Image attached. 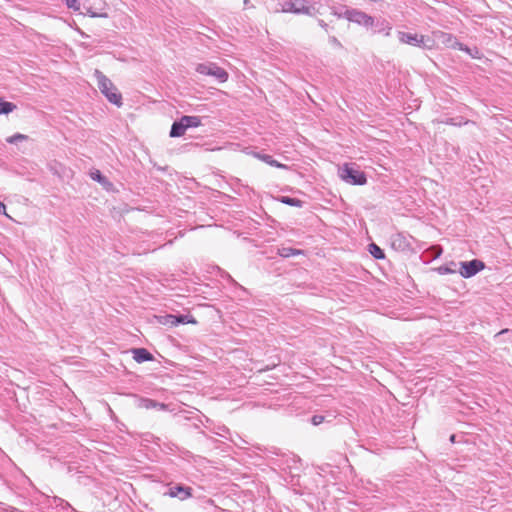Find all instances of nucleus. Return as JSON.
<instances>
[{
  "instance_id": "16",
  "label": "nucleus",
  "mask_w": 512,
  "mask_h": 512,
  "mask_svg": "<svg viewBox=\"0 0 512 512\" xmlns=\"http://www.w3.org/2000/svg\"><path fill=\"white\" fill-rule=\"evenodd\" d=\"M278 200L283 204L293 206V207H302L303 203H304L302 200H300L298 198H292L289 196H281L278 198Z\"/></svg>"
},
{
  "instance_id": "20",
  "label": "nucleus",
  "mask_w": 512,
  "mask_h": 512,
  "mask_svg": "<svg viewBox=\"0 0 512 512\" xmlns=\"http://www.w3.org/2000/svg\"><path fill=\"white\" fill-rule=\"evenodd\" d=\"M369 252L375 259H383L385 257L383 250L375 243L369 245Z\"/></svg>"
},
{
  "instance_id": "8",
  "label": "nucleus",
  "mask_w": 512,
  "mask_h": 512,
  "mask_svg": "<svg viewBox=\"0 0 512 512\" xmlns=\"http://www.w3.org/2000/svg\"><path fill=\"white\" fill-rule=\"evenodd\" d=\"M398 39L403 44H408L415 47L427 48L431 49L432 44L428 43L429 40L426 39L424 35H419L416 33H409L404 31H398L397 33Z\"/></svg>"
},
{
  "instance_id": "9",
  "label": "nucleus",
  "mask_w": 512,
  "mask_h": 512,
  "mask_svg": "<svg viewBox=\"0 0 512 512\" xmlns=\"http://www.w3.org/2000/svg\"><path fill=\"white\" fill-rule=\"evenodd\" d=\"M192 491L193 489L189 486L182 484H169L168 490L164 492V496H169L171 498H177L181 501H184L192 497Z\"/></svg>"
},
{
  "instance_id": "34",
  "label": "nucleus",
  "mask_w": 512,
  "mask_h": 512,
  "mask_svg": "<svg viewBox=\"0 0 512 512\" xmlns=\"http://www.w3.org/2000/svg\"><path fill=\"white\" fill-rule=\"evenodd\" d=\"M454 438H455V435H452L450 440L453 442L454 441Z\"/></svg>"
},
{
  "instance_id": "4",
  "label": "nucleus",
  "mask_w": 512,
  "mask_h": 512,
  "mask_svg": "<svg viewBox=\"0 0 512 512\" xmlns=\"http://www.w3.org/2000/svg\"><path fill=\"white\" fill-rule=\"evenodd\" d=\"M81 5V14L100 18L108 17L106 4L103 0H82Z\"/></svg>"
},
{
  "instance_id": "31",
  "label": "nucleus",
  "mask_w": 512,
  "mask_h": 512,
  "mask_svg": "<svg viewBox=\"0 0 512 512\" xmlns=\"http://www.w3.org/2000/svg\"><path fill=\"white\" fill-rule=\"evenodd\" d=\"M446 124H450V125H458V123H456L454 121L453 118H448L446 121H445Z\"/></svg>"
},
{
  "instance_id": "26",
  "label": "nucleus",
  "mask_w": 512,
  "mask_h": 512,
  "mask_svg": "<svg viewBox=\"0 0 512 512\" xmlns=\"http://www.w3.org/2000/svg\"><path fill=\"white\" fill-rule=\"evenodd\" d=\"M223 277H226L232 284H234L236 287H238L239 289H241L244 293H248L247 290L242 287L241 285H239L232 277L231 275H229L228 273H224L223 274Z\"/></svg>"
},
{
  "instance_id": "17",
  "label": "nucleus",
  "mask_w": 512,
  "mask_h": 512,
  "mask_svg": "<svg viewBox=\"0 0 512 512\" xmlns=\"http://www.w3.org/2000/svg\"><path fill=\"white\" fill-rule=\"evenodd\" d=\"M278 253L283 258H289L291 256L299 255L302 253L301 250L292 247H282L278 250Z\"/></svg>"
},
{
  "instance_id": "28",
  "label": "nucleus",
  "mask_w": 512,
  "mask_h": 512,
  "mask_svg": "<svg viewBox=\"0 0 512 512\" xmlns=\"http://www.w3.org/2000/svg\"><path fill=\"white\" fill-rule=\"evenodd\" d=\"M55 502H56V505L57 506H62L63 508H71L72 510H74L71 505L65 501L64 499H61V498H55Z\"/></svg>"
},
{
  "instance_id": "15",
  "label": "nucleus",
  "mask_w": 512,
  "mask_h": 512,
  "mask_svg": "<svg viewBox=\"0 0 512 512\" xmlns=\"http://www.w3.org/2000/svg\"><path fill=\"white\" fill-rule=\"evenodd\" d=\"M374 26L376 27L375 28V32H378V33H381V32H384L385 36H389L390 35V32L392 30V27L390 25V23L386 20H378Z\"/></svg>"
},
{
  "instance_id": "30",
  "label": "nucleus",
  "mask_w": 512,
  "mask_h": 512,
  "mask_svg": "<svg viewBox=\"0 0 512 512\" xmlns=\"http://www.w3.org/2000/svg\"><path fill=\"white\" fill-rule=\"evenodd\" d=\"M0 213L6 215V206L2 202H0Z\"/></svg>"
},
{
  "instance_id": "19",
  "label": "nucleus",
  "mask_w": 512,
  "mask_h": 512,
  "mask_svg": "<svg viewBox=\"0 0 512 512\" xmlns=\"http://www.w3.org/2000/svg\"><path fill=\"white\" fill-rule=\"evenodd\" d=\"M143 406L146 409H159V410H165L167 406L164 403H159L152 399H145L143 400Z\"/></svg>"
},
{
  "instance_id": "27",
  "label": "nucleus",
  "mask_w": 512,
  "mask_h": 512,
  "mask_svg": "<svg viewBox=\"0 0 512 512\" xmlns=\"http://www.w3.org/2000/svg\"><path fill=\"white\" fill-rule=\"evenodd\" d=\"M438 271H439L440 274H450V273H454L455 269H452L449 266L444 265V266H440L438 268Z\"/></svg>"
},
{
  "instance_id": "6",
  "label": "nucleus",
  "mask_w": 512,
  "mask_h": 512,
  "mask_svg": "<svg viewBox=\"0 0 512 512\" xmlns=\"http://www.w3.org/2000/svg\"><path fill=\"white\" fill-rule=\"evenodd\" d=\"M196 71L202 75L212 76L220 83H223L228 79V73L223 68L212 62L198 64L196 66Z\"/></svg>"
},
{
  "instance_id": "7",
  "label": "nucleus",
  "mask_w": 512,
  "mask_h": 512,
  "mask_svg": "<svg viewBox=\"0 0 512 512\" xmlns=\"http://www.w3.org/2000/svg\"><path fill=\"white\" fill-rule=\"evenodd\" d=\"M344 17L353 23H356L365 28H371L375 24V19L358 9H347L344 13Z\"/></svg>"
},
{
  "instance_id": "3",
  "label": "nucleus",
  "mask_w": 512,
  "mask_h": 512,
  "mask_svg": "<svg viewBox=\"0 0 512 512\" xmlns=\"http://www.w3.org/2000/svg\"><path fill=\"white\" fill-rule=\"evenodd\" d=\"M281 11L284 13L312 15L315 8L307 0H285L281 3Z\"/></svg>"
},
{
  "instance_id": "24",
  "label": "nucleus",
  "mask_w": 512,
  "mask_h": 512,
  "mask_svg": "<svg viewBox=\"0 0 512 512\" xmlns=\"http://www.w3.org/2000/svg\"><path fill=\"white\" fill-rule=\"evenodd\" d=\"M91 178L99 183H104L106 181V178L102 175V173L99 170L92 172Z\"/></svg>"
},
{
  "instance_id": "11",
  "label": "nucleus",
  "mask_w": 512,
  "mask_h": 512,
  "mask_svg": "<svg viewBox=\"0 0 512 512\" xmlns=\"http://www.w3.org/2000/svg\"><path fill=\"white\" fill-rule=\"evenodd\" d=\"M133 359L137 363H143L153 360V355L145 348L132 349Z\"/></svg>"
},
{
  "instance_id": "23",
  "label": "nucleus",
  "mask_w": 512,
  "mask_h": 512,
  "mask_svg": "<svg viewBox=\"0 0 512 512\" xmlns=\"http://www.w3.org/2000/svg\"><path fill=\"white\" fill-rule=\"evenodd\" d=\"M65 2H66V5H67L68 8L74 9L75 11H79L81 13V10H82L81 2H82V0H65Z\"/></svg>"
},
{
  "instance_id": "10",
  "label": "nucleus",
  "mask_w": 512,
  "mask_h": 512,
  "mask_svg": "<svg viewBox=\"0 0 512 512\" xmlns=\"http://www.w3.org/2000/svg\"><path fill=\"white\" fill-rule=\"evenodd\" d=\"M460 274L464 278H470L484 269L485 264L478 259L460 262Z\"/></svg>"
},
{
  "instance_id": "33",
  "label": "nucleus",
  "mask_w": 512,
  "mask_h": 512,
  "mask_svg": "<svg viewBox=\"0 0 512 512\" xmlns=\"http://www.w3.org/2000/svg\"><path fill=\"white\" fill-rule=\"evenodd\" d=\"M507 332H508V329H503V330H501V331L498 333V335H501V334H504V333H507Z\"/></svg>"
},
{
  "instance_id": "21",
  "label": "nucleus",
  "mask_w": 512,
  "mask_h": 512,
  "mask_svg": "<svg viewBox=\"0 0 512 512\" xmlns=\"http://www.w3.org/2000/svg\"><path fill=\"white\" fill-rule=\"evenodd\" d=\"M167 317L169 319V322L173 325H177L179 323L184 324V323L190 322V320H187L188 316H184V315H180V316L168 315ZM191 322L195 323L194 320H191Z\"/></svg>"
},
{
  "instance_id": "5",
  "label": "nucleus",
  "mask_w": 512,
  "mask_h": 512,
  "mask_svg": "<svg viewBox=\"0 0 512 512\" xmlns=\"http://www.w3.org/2000/svg\"><path fill=\"white\" fill-rule=\"evenodd\" d=\"M433 38L438 42L444 45L447 48L457 49L460 51H465L470 53V49L464 44L460 43L457 38L451 34L441 30H436L432 32Z\"/></svg>"
},
{
  "instance_id": "32",
  "label": "nucleus",
  "mask_w": 512,
  "mask_h": 512,
  "mask_svg": "<svg viewBox=\"0 0 512 512\" xmlns=\"http://www.w3.org/2000/svg\"><path fill=\"white\" fill-rule=\"evenodd\" d=\"M318 23H319V25H320L322 28H324L325 30H327L328 25H327L323 20H321V19H320V20L318 21Z\"/></svg>"
},
{
  "instance_id": "1",
  "label": "nucleus",
  "mask_w": 512,
  "mask_h": 512,
  "mask_svg": "<svg viewBox=\"0 0 512 512\" xmlns=\"http://www.w3.org/2000/svg\"><path fill=\"white\" fill-rule=\"evenodd\" d=\"M94 77L96 78L100 92L107 98V100L118 107L122 106V95L118 92L112 81L97 69L94 72Z\"/></svg>"
},
{
  "instance_id": "22",
  "label": "nucleus",
  "mask_w": 512,
  "mask_h": 512,
  "mask_svg": "<svg viewBox=\"0 0 512 512\" xmlns=\"http://www.w3.org/2000/svg\"><path fill=\"white\" fill-rule=\"evenodd\" d=\"M28 138L27 135L16 133L6 139V141L10 144H17L18 142L24 141Z\"/></svg>"
},
{
  "instance_id": "29",
  "label": "nucleus",
  "mask_w": 512,
  "mask_h": 512,
  "mask_svg": "<svg viewBox=\"0 0 512 512\" xmlns=\"http://www.w3.org/2000/svg\"><path fill=\"white\" fill-rule=\"evenodd\" d=\"M329 42L336 48H342L341 42L335 36L329 37Z\"/></svg>"
},
{
  "instance_id": "25",
  "label": "nucleus",
  "mask_w": 512,
  "mask_h": 512,
  "mask_svg": "<svg viewBox=\"0 0 512 512\" xmlns=\"http://www.w3.org/2000/svg\"><path fill=\"white\" fill-rule=\"evenodd\" d=\"M325 421V416L323 415H314L312 418H311V423L314 425V426H318L319 424L323 423Z\"/></svg>"
},
{
  "instance_id": "14",
  "label": "nucleus",
  "mask_w": 512,
  "mask_h": 512,
  "mask_svg": "<svg viewBox=\"0 0 512 512\" xmlns=\"http://www.w3.org/2000/svg\"><path fill=\"white\" fill-rule=\"evenodd\" d=\"M255 156L270 166L277 168H286V165L279 163L277 160L273 159L271 155L257 153Z\"/></svg>"
},
{
  "instance_id": "2",
  "label": "nucleus",
  "mask_w": 512,
  "mask_h": 512,
  "mask_svg": "<svg viewBox=\"0 0 512 512\" xmlns=\"http://www.w3.org/2000/svg\"><path fill=\"white\" fill-rule=\"evenodd\" d=\"M340 178L351 185H364L367 182L366 174L355 163H345L339 167Z\"/></svg>"
},
{
  "instance_id": "12",
  "label": "nucleus",
  "mask_w": 512,
  "mask_h": 512,
  "mask_svg": "<svg viewBox=\"0 0 512 512\" xmlns=\"http://www.w3.org/2000/svg\"><path fill=\"white\" fill-rule=\"evenodd\" d=\"M185 131L186 128L184 122L180 118L179 120L173 122L169 135L172 138L181 137L185 134Z\"/></svg>"
},
{
  "instance_id": "13",
  "label": "nucleus",
  "mask_w": 512,
  "mask_h": 512,
  "mask_svg": "<svg viewBox=\"0 0 512 512\" xmlns=\"http://www.w3.org/2000/svg\"><path fill=\"white\" fill-rule=\"evenodd\" d=\"M181 119L184 122L186 130L188 128H196L201 125V117L199 116L184 115L181 117Z\"/></svg>"
},
{
  "instance_id": "18",
  "label": "nucleus",
  "mask_w": 512,
  "mask_h": 512,
  "mask_svg": "<svg viewBox=\"0 0 512 512\" xmlns=\"http://www.w3.org/2000/svg\"><path fill=\"white\" fill-rule=\"evenodd\" d=\"M16 109V105L0 98V115L9 114Z\"/></svg>"
}]
</instances>
